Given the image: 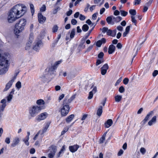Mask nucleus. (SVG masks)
<instances>
[{
	"label": "nucleus",
	"instance_id": "f257e3e1",
	"mask_svg": "<svg viewBox=\"0 0 158 158\" xmlns=\"http://www.w3.org/2000/svg\"><path fill=\"white\" fill-rule=\"evenodd\" d=\"M26 7L22 4H18L14 6L9 11L7 17L9 23H13L22 17L26 12Z\"/></svg>",
	"mask_w": 158,
	"mask_h": 158
},
{
	"label": "nucleus",
	"instance_id": "f03ea898",
	"mask_svg": "<svg viewBox=\"0 0 158 158\" xmlns=\"http://www.w3.org/2000/svg\"><path fill=\"white\" fill-rule=\"evenodd\" d=\"M11 61L10 55L0 50V75L4 74L8 71Z\"/></svg>",
	"mask_w": 158,
	"mask_h": 158
},
{
	"label": "nucleus",
	"instance_id": "7ed1b4c3",
	"mask_svg": "<svg viewBox=\"0 0 158 158\" xmlns=\"http://www.w3.org/2000/svg\"><path fill=\"white\" fill-rule=\"evenodd\" d=\"M26 22V19H21L16 23L14 29V33L16 35L19 36L20 33L24 30Z\"/></svg>",
	"mask_w": 158,
	"mask_h": 158
},
{
	"label": "nucleus",
	"instance_id": "20e7f679",
	"mask_svg": "<svg viewBox=\"0 0 158 158\" xmlns=\"http://www.w3.org/2000/svg\"><path fill=\"white\" fill-rule=\"evenodd\" d=\"M45 108L44 106H42L37 105L33 106L30 107L29 109V113L31 117L35 116L41 110Z\"/></svg>",
	"mask_w": 158,
	"mask_h": 158
},
{
	"label": "nucleus",
	"instance_id": "39448f33",
	"mask_svg": "<svg viewBox=\"0 0 158 158\" xmlns=\"http://www.w3.org/2000/svg\"><path fill=\"white\" fill-rule=\"evenodd\" d=\"M19 73V72H18L14 74L13 76L12 77L11 80L6 84L5 87L3 90L5 92L7 91L11 87L13 83L16 79L17 76Z\"/></svg>",
	"mask_w": 158,
	"mask_h": 158
},
{
	"label": "nucleus",
	"instance_id": "423d86ee",
	"mask_svg": "<svg viewBox=\"0 0 158 158\" xmlns=\"http://www.w3.org/2000/svg\"><path fill=\"white\" fill-rule=\"evenodd\" d=\"M70 108L68 105L66 104L63 103V106L60 109L61 115L62 116H65L68 114Z\"/></svg>",
	"mask_w": 158,
	"mask_h": 158
},
{
	"label": "nucleus",
	"instance_id": "0eeeda50",
	"mask_svg": "<svg viewBox=\"0 0 158 158\" xmlns=\"http://www.w3.org/2000/svg\"><path fill=\"white\" fill-rule=\"evenodd\" d=\"M2 104L0 105V117L1 118L3 114V112L6 106V101L5 99H3L0 102Z\"/></svg>",
	"mask_w": 158,
	"mask_h": 158
},
{
	"label": "nucleus",
	"instance_id": "6e6552de",
	"mask_svg": "<svg viewBox=\"0 0 158 158\" xmlns=\"http://www.w3.org/2000/svg\"><path fill=\"white\" fill-rule=\"evenodd\" d=\"M43 44L41 40L36 41L35 43L33 49L35 51H38L40 48L42 47Z\"/></svg>",
	"mask_w": 158,
	"mask_h": 158
},
{
	"label": "nucleus",
	"instance_id": "1a4fd4ad",
	"mask_svg": "<svg viewBox=\"0 0 158 158\" xmlns=\"http://www.w3.org/2000/svg\"><path fill=\"white\" fill-rule=\"evenodd\" d=\"M33 40V35H30L29 40L27 43L25 47V49L26 50H29L30 49Z\"/></svg>",
	"mask_w": 158,
	"mask_h": 158
},
{
	"label": "nucleus",
	"instance_id": "9d476101",
	"mask_svg": "<svg viewBox=\"0 0 158 158\" xmlns=\"http://www.w3.org/2000/svg\"><path fill=\"white\" fill-rule=\"evenodd\" d=\"M38 18L39 22L41 24L44 23L46 19V17L44 16L40 13L38 14Z\"/></svg>",
	"mask_w": 158,
	"mask_h": 158
},
{
	"label": "nucleus",
	"instance_id": "9b49d317",
	"mask_svg": "<svg viewBox=\"0 0 158 158\" xmlns=\"http://www.w3.org/2000/svg\"><path fill=\"white\" fill-rule=\"evenodd\" d=\"M48 115V114L46 112L42 113L37 116L36 119L38 121H40L45 119Z\"/></svg>",
	"mask_w": 158,
	"mask_h": 158
},
{
	"label": "nucleus",
	"instance_id": "f8f14e48",
	"mask_svg": "<svg viewBox=\"0 0 158 158\" xmlns=\"http://www.w3.org/2000/svg\"><path fill=\"white\" fill-rule=\"evenodd\" d=\"M15 90V89H12L9 94L6 97V98L7 99L8 102H10L13 98Z\"/></svg>",
	"mask_w": 158,
	"mask_h": 158
},
{
	"label": "nucleus",
	"instance_id": "ddd939ff",
	"mask_svg": "<svg viewBox=\"0 0 158 158\" xmlns=\"http://www.w3.org/2000/svg\"><path fill=\"white\" fill-rule=\"evenodd\" d=\"M56 150V146L53 147L51 152L48 154V157L49 158H53Z\"/></svg>",
	"mask_w": 158,
	"mask_h": 158
},
{
	"label": "nucleus",
	"instance_id": "4468645a",
	"mask_svg": "<svg viewBox=\"0 0 158 158\" xmlns=\"http://www.w3.org/2000/svg\"><path fill=\"white\" fill-rule=\"evenodd\" d=\"M109 68L107 64H104L101 68V73L102 75H105L107 71Z\"/></svg>",
	"mask_w": 158,
	"mask_h": 158
},
{
	"label": "nucleus",
	"instance_id": "2eb2a0df",
	"mask_svg": "<svg viewBox=\"0 0 158 158\" xmlns=\"http://www.w3.org/2000/svg\"><path fill=\"white\" fill-rule=\"evenodd\" d=\"M20 142V139L17 137H15L13 141V142L11 144V146L12 147H15L18 145Z\"/></svg>",
	"mask_w": 158,
	"mask_h": 158
},
{
	"label": "nucleus",
	"instance_id": "dca6fc26",
	"mask_svg": "<svg viewBox=\"0 0 158 158\" xmlns=\"http://www.w3.org/2000/svg\"><path fill=\"white\" fill-rule=\"evenodd\" d=\"M79 148V146L77 144H76L69 146V149L71 152H74L77 151Z\"/></svg>",
	"mask_w": 158,
	"mask_h": 158
},
{
	"label": "nucleus",
	"instance_id": "f3484780",
	"mask_svg": "<svg viewBox=\"0 0 158 158\" xmlns=\"http://www.w3.org/2000/svg\"><path fill=\"white\" fill-rule=\"evenodd\" d=\"M75 96H72L69 99H67V98L66 97L64 100L63 102L65 104H66L68 105L75 98Z\"/></svg>",
	"mask_w": 158,
	"mask_h": 158
},
{
	"label": "nucleus",
	"instance_id": "a211bd4d",
	"mask_svg": "<svg viewBox=\"0 0 158 158\" xmlns=\"http://www.w3.org/2000/svg\"><path fill=\"white\" fill-rule=\"evenodd\" d=\"M116 34V30H111L110 29H109L107 31V35L111 36L114 37L115 36Z\"/></svg>",
	"mask_w": 158,
	"mask_h": 158
},
{
	"label": "nucleus",
	"instance_id": "6ab92c4d",
	"mask_svg": "<svg viewBox=\"0 0 158 158\" xmlns=\"http://www.w3.org/2000/svg\"><path fill=\"white\" fill-rule=\"evenodd\" d=\"M156 122V116H153L148 123V125L151 126L153 124L155 123Z\"/></svg>",
	"mask_w": 158,
	"mask_h": 158
},
{
	"label": "nucleus",
	"instance_id": "aec40b11",
	"mask_svg": "<svg viewBox=\"0 0 158 158\" xmlns=\"http://www.w3.org/2000/svg\"><path fill=\"white\" fill-rule=\"evenodd\" d=\"M106 21L109 24L114 25V22L113 21V16L108 17L106 19Z\"/></svg>",
	"mask_w": 158,
	"mask_h": 158
},
{
	"label": "nucleus",
	"instance_id": "412c9836",
	"mask_svg": "<svg viewBox=\"0 0 158 158\" xmlns=\"http://www.w3.org/2000/svg\"><path fill=\"white\" fill-rule=\"evenodd\" d=\"M115 49V47L113 45H110L108 48V53L109 54H111L113 53Z\"/></svg>",
	"mask_w": 158,
	"mask_h": 158
},
{
	"label": "nucleus",
	"instance_id": "4be33fe9",
	"mask_svg": "<svg viewBox=\"0 0 158 158\" xmlns=\"http://www.w3.org/2000/svg\"><path fill=\"white\" fill-rule=\"evenodd\" d=\"M61 62L62 61L61 60H59L56 62L54 65L52 66L50 68V70H53L56 69L57 68L58 65L60 64L61 63Z\"/></svg>",
	"mask_w": 158,
	"mask_h": 158
},
{
	"label": "nucleus",
	"instance_id": "5701e85b",
	"mask_svg": "<svg viewBox=\"0 0 158 158\" xmlns=\"http://www.w3.org/2000/svg\"><path fill=\"white\" fill-rule=\"evenodd\" d=\"M113 124V121L111 119H108L104 124L106 128H109Z\"/></svg>",
	"mask_w": 158,
	"mask_h": 158
},
{
	"label": "nucleus",
	"instance_id": "b1692460",
	"mask_svg": "<svg viewBox=\"0 0 158 158\" xmlns=\"http://www.w3.org/2000/svg\"><path fill=\"white\" fill-rule=\"evenodd\" d=\"M65 145H63L60 151L57 154V157H59L61 156L63 153H64V151H65Z\"/></svg>",
	"mask_w": 158,
	"mask_h": 158
},
{
	"label": "nucleus",
	"instance_id": "393cba45",
	"mask_svg": "<svg viewBox=\"0 0 158 158\" xmlns=\"http://www.w3.org/2000/svg\"><path fill=\"white\" fill-rule=\"evenodd\" d=\"M153 114L152 111H151L149 113L146 117H145V118L144 119L143 121H144L145 122L147 121L149 119V118L151 117L152 116V114Z\"/></svg>",
	"mask_w": 158,
	"mask_h": 158
},
{
	"label": "nucleus",
	"instance_id": "a878e982",
	"mask_svg": "<svg viewBox=\"0 0 158 158\" xmlns=\"http://www.w3.org/2000/svg\"><path fill=\"white\" fill-rule=\"evenodd\" d=\"M36 103L38 105L41 106V105H44L45 102L44 100L42 99L38 100L36 102Z\"/></svg>",
	"mask_w": 158,
	"mask_h": 158
},
{
	"label": "nucleus",
	"instance_id": "bb28decb",
	"mask_svg": "<svg viewBox=\"0 0 158 158\" xmlns=\"http://www.w3.org/2000/svg\"><path fill=\"white\" fill-rule=\"evenodd\" d=\"M74 115L73 114H72L70 115L66 119V121L67 123H69L70 122L72 119L74 118Z\"/></svg>",
	"mask_w": 158,
	"mask_h": 158
},
{
	"label": "nucleus",
	"instance_id": "cd10ccee",
	"mask_svg": "<svg viewBox=\"0 0 158 158\" xmlns=\"http://www.w3.org/2000/svg\"><path fill=\"white\" fill-rule=\"evenodd\" d=\"M113 21L114 23H117L120 21L122 19V18L120 16L114 17L113 16Z\"/></svg>",
	"mask_w": 158,
	"mask_h": 158
},
{
	"label": "nucleus",
	"instance_id": "c85d7f7f",
	"mask_svg": "<svg viewBox=\"0 0 158 158\" xmlns=\"http://www.w3.org/2000/svg\"><path fill=\"white\" fill-rule=\"evenodd\" d=\"M102 106H100L97 110V114L99 116H100L102 114Z\"/></svg>",
	"mask_w": 158,
	"mask_h": 158
},
{
	"label": "nucleus",
	"instance_id": "c756f323",
	"mask_svg": "<svg viewBox=\"0 0 158 158\" xmlns=\"http://www.w3.org/2000/svg\"><path fill=\"white\" fill-rule=\"evenodd\" d=\"M102 0H94V3L96 4H98L99 6H101L104 2V0H103L101 2H100Z\"/></svg>",
	"mask_w": 158,
	"mask_h": 158
},
{
	"label": "nucleus",
	"instance_id": "7c9ffc66",
	"mask_svg": "<svg viewBox=\"0 0 158 158\" xmlns=\"http://www.w3.org/2000/svg\"><path fill=\"white\" fill-rule=\"evenodd\" d=\"M115 101L118 102H119L122 99V96L121 95H117L115 97Z\"/></svg>",
	"mask_w": 158,
	"mask_h": 158
},
{
	"label": "nucleus",
	"instance_id": "2f4dec72",
	"mask_svg": "<svg viewBox=\"0 0 158 158\" xmlns=\"http://www.w3.org/2000/svg\"><path fill=\"white\" fill-rule=\"evenodd\" d=\"M89 26L86 24H84L82 27V29L83 31H87L89 29Z\"/></svg>",
	"mask_w": 158,
	"mask_h": 158
},
{
	"label": "nucleus",
	"instance_id": "473e14b6",
	"mask_svg": "<svg viewBox=\"0 0 158 158\" xmlns=\"http://www.w3.org/2000/svg\"><path fill=\"white\" fill-rule=\"evenodd\" d=\"M76 29L75 28L73 29L71 31L70 35V37L71 39H73L75 35Z\"/></svg>",
	"mask_w": 158,
	"mask_h": 158
},
{
	"label": "nucleus",
	"instance_id": "72a5a7b5",
	"mask_svg": "<svg viewBox=\"0 0 158 158\" xmlns=\"http://www.w3.org/2000/svg\"><path fill=\"white\" fill-rule=\"evenodd\" d=\"M30 8L31 9L32 15H33L35 12L34 7L32 4H30Z\"/></svg>",
	"mask_w": 158,
	"mask_h": 158
},
{
	"label": "nucleus",
	"instance_id": "f704fd0d",
	"mask_svg": "<svg viewBox=\"0 0 158 158\" xmlns=\"http://www.w3.org/2000/svg\"><path fill=\"white\" fill-rule=\"evenodd\" d=\"M15 87L16 88L19 90L21 88L22 85L21 82L20 81H18L15 84Z\"/></svg>",
	"mask_w": 158,
	"mask_h": 158
},
{
	"label": "nucleus",
	"instance_id": "c9c22d12",
	"mask_svg": "<svg viewBox=\"0 0 158 158\" xmlns=\"http://www.w3.org/2000/svg\"><path fill=\"white\" fill-rule=\"evenodd\" d=\"M107 133V132H106L105 133H104L102 137L100 139V143H103V141L105 140V137Z\"/></svg>",
	"mask_w": 158,
	"mask_h": 158
},
{
	"label": "nucleus",
	"instance_id": "e433bc0d",
	"mask_svg": "<svg viewBox=\"0 0 158 158\" xmlns=\"http://www.w3.org/2000/svg\"><path fill=\"white\" fill-rule=\"evenodd\" d=\"M129 12L130 14L132 15L131 16H133L135 15L136 13V10L134 9L130 10L129 11Z\"/></svg>",
	"mask_w": 158,
	"mask_h": 158
},
{
	"label": "nucleus",
	"instance_id": "4c0bfd02",
	"mask_svg": "<svg viewBox=\"0 0 158 158\" xmlns=\"http://www.w3.org/2000/svg\"><path fill=\"white\" fill-rule=\"evenodd\" d=\"M29 139V138L26 137L23 140V141L24 142L25 144L27 146H28L29 145V142H28Z\"/></svg>",
	"mask_w": 158,
	"mask_h": 158
},
{
	"label": "nucleus",
	"instance_id": "58836bf2",
	"mask_svg": "<svg viewBox=\"0 0 158 158\" xmlns=\"http://www.w3.org/2000/svg\"><path fill=\"white\" fill-rule=\"evenodd\" d=\"M103 62L104 60L103 59H98L97 60L96 65L97 66H98L100 64L103 63Z\"/></svg>",
	"mask_w": 158,
	"mask_h": 158
},
{
	"label": "nucleus",
	"instance_id": "ea45409f",
	"mask_svg": "<svg viewBox=\"0 0 158 158\" xmlns=\"http://www.w3.org/2000/svg\"><path fill=\"white\" fill-rule=\"evenodd\" d=\"M58 27L57 25H55L52 28V31L53 32H56L58 30Z\"/></svg>",
	"mask_w": 158,
	"mask_h": 158
},
{
	"label": "nucleus",
	"instance_id": "a19ab883",
	"mask_svg": "<svg viewBox=\"0 0 158 158\" xmlns=\"http://www.w3.org/2000/svg\"><path fill=\"white\" fill-rule=\"evenodd\" d=\"M120 12L121 15L123 16H126L128 14V12H127L123 10H121Z\"/></svg>",
	"mask_w": 158,
	"mask_h": 158
},
{
	"label": "nucleus",
	"instance_id": "79ce46f5",
	"mask_svg": "<svg viewBox=\"0 0 158 158\" xmlns=\"http://www.w3.org/2000/svg\"><path fill=\"white\" fill-rule=\"evenodd\" d=\"M131 20L132 23H134L135 25H136L137 23V21L135 19V17L133 16H131Z\"/></svg>",
	"mask_w": 158,
	"mask_h": 158
},
{
	"label": "nucleus",
	"instance_id": "37998d69",
	"mask_svg": "<svg viewBox=\"0 0 158 158\" xmlns=\"http://www.w3.org/2000/svg\"><path fill=\"white\" fill-rule=\"evenodd\" d=\"M86 23L88 24L89 25H91V26H92L94 25V27L95 26V25H94V23H92V22L89 19L86 20Z\"/></svg>",
	"mask_w": 158,
	"mask_h": 158
},
{
	"label": "nucleus",
	"instance_id": "c03bdc74",
	"mask_svg": "<svg viewBox=\"0 0 158 158\" xmlns=\"http://www.w3.org/2000/svg\"><path fill=\"white\" fill-rule=\"evenodd\" d=\"M69 126H67L65 128H64V130L61 132V135H63L66 132L69 130Z\"/></svg>",
	"mask_w": 158,
	"mask_h": 158
},
{
	"label": "nucleus",
	"instance_id": "a18cd8bd",
	"mask_svg": "<svg viewBox=\"0 0 158 158\" xmlns=\"http://www.w3.org/2000/svg\"><path fill=\"white\" fill-rule=\"evenodd\" d=\"M125 91V89L123 86H120L119 88V91L120 93H123Z\"/></svg>",
	"mask_w": 158,
	"mask_h": 158
},
{
	"label": "nucleus",
	"instance_id": "49530a36",
	"mask_svg": "<svg viewBox=\"0 0 158 158\" xmlns=\"http://www.w3.org/2000/svg\"><path fill=\"white\" fill-rule=\"evenodd\" d=\"M146 150L144 148H141L140 149V152L143 154L144 155L146 152Z\"/></svg>",
	"mask_w": 158,
	"mask_h": 158
},
{
	"label": "nucleus",
	"instance_id": "de8ad7c7",
	"mask_svg": "<svg viewBox=\"0 0 158 158\" xmlns=\"http://www.w3.org/2000/svg\"><path fill=\"white\" fill-rule=\"evenodd\" d=\"M108 30L109 29L107 27H104L102 29V32L103 33H105V32H106V33H107Z\"/></svg>",
	"mask_w": 158,
	"mask_h": 158
},
{
	"label": "nucleus",
	"instance_id": "09e8293b",
	"mask_svg": "<svg viewBox=\"0 0 158 158\" xmlns=\"http://www.w3.org/2000/svg\"><path fill=\"white\" fill-rule=\"evenodd\" d=\"M46 6L45 5H43L40 9V11L44 12L46 10Z\"/></svg>",
	"mask_w": 158,
	"mask_h": 158
},
{
	"label": "nucleus",
	"instance_id": "8fccbe9b",
	"mask_svg": "<svg viewBox=\"0 0 158 158\" xmlns=\"http://www.w3.org/2000/svg\"><path fill=\"white\" fill-rule=\"evenodd\" d=\"M64 94H62L59 96L58 98V101L60 102L62 99L64 98Z\"/></svg>",
	"mask_w": 158,
	"mask_h": 158
},
{
	"label": "nucleus",
	"instance_id": "3c124183",
	"mask_svg": "<svg viewBox=\"0 0 158 158\" xmlns=\"http://www.w3.org/2000/svg\"><path fill=\"white\" fill-rule=\"evenodd\" d=\"M98 15V13H95L93 14L92 16V19L94 20L96 19L97 17V15Z\"/></svg>",
	"mask_w": 158,
	"mask_h": 158
},
{
	"label": "nucleus",
	"instance_id": "603ef678",
	"mask_svg": "<svg viewBox=\"0 0 158 158\" xmlns=\"http://www.w3.org/2000/svg\"><path fill=\"white\" fill-rule=\"evenodd\" d=\"M93 87V88L92 89V90L90 91V92H91L93 94H94L96 93V92H97V87L96 86H92V87Z\"/></svg>",
	"mask_w": 158,
	"mask_h": 158
},
{
	"label": "nucleus",
	"instance_id": "864d4df0",
	"mask_svg": "<svg viewBox=\"0 0 158 158\" xmlns=\"http://www.w3.org/2000/svg\"><path fill=\"white\" fill-rule=\"evenodd\" d=\"M93 94L91 92H90L89 94V95L88 97V98L89 99H90L92 98L93 96Z\"/></svg>",
	"mask_w": 158,
	"mask_h": 158
},
{
	"label": "nucleus",
	"instance_id": "5fc2aeb1",
	"mask_svg": "<svg viewBox=\"0 0 158 158\" xmlns=\"http://www.w3.org/2000/svg\"><path fill=\"white\" fill-rule=\"evenodd\" d=\"M129 79L128 78H125L123 80V82L125 85H127Z\"/></svg>",
	"mask_w": 158,
	"mask_h": 158
},
{
	"label": "nucleus",
	"instance_id": "6e6d98bb",
	"mask_svg": "<svg viewBox=\"0 0 158 158\" xmlns=\"http://www.w3.org/2000/svg\"><path fill=\"white\" fill-rule=\"evenodd\" d=\"M104 56V53L102 52H100L98 55V58L101 59H102Z\"/></svg>",
	"mask_w": 158,
	"mask_h": 158
},
{
	"label": "nucleus",
	"instance_id": "4d7b16f0",
	"mask_svg": "<svg viewBox=\"0 0 158 158\" xmlns=\"http://www.w3.org/2000/svg\"><path fill=\"white\" fill-rule=\"evenodd\" d=\"M79 19L81 20H84L85 19V17L84 15L81 14L80 15Z\"/></svg>",
	"mask_w": 158,
	"mask_h": 158
},
{
	"label": "nucleus",
	"instance_id": "13d9d810",
	"mask_svg": "<svg viewBox=\"0 0 158 158\" xmlns=\"http://www.w3.org/2000/svg\"><path fill=\"white\" fill-rule=\"evenodd\" d=\"M49 124H46L45 127L43 129V132H44L46 131L49 127Z\"/></svg>",
	"mask_w": 158,
	"mask_h": 158
},
{
	"label": "nucleus",
	"instance_id": "bf43d9fd",
	"mask_svg": "<svg viewBox=\"0 0 158 158\" xmlns=\"http://www.w3.org/2000/svg\"><path fill=\"white\" fill-rule=\"evenodd\" d=\"M71 23L73 25H75L77 24V20L75 19H72L71 20Z\"/></svg>",
	"mask_w": 158,
	"mask_h": 158
},
{
	"label": "nucleus",
	"instance_id": "052dcab7",
	"mask_svg": "<svg viewBox=\"0 0 158 158\" xmlns=\"http://www.w3.org/2000/svg\"><path fill=\"white\" fill-rule=\"evenodd\" d=\"M102 42L100 40L98 41L96 44V45L98 47H100L102 44Z\"/></svg>",
	"mask_w": 158,
	"mask_h": 158
},
{
	"label": "nucleus",
	"instance_id": "680f3d73",
	"mask_svg": "<svg viewBox=\"0 0 158 158\" xmlns=\"http://www.w3.org/2000/svg\"><path fill=\"white\" fill-rule=\"evenodd\" d=\"M5 142L7 144H9L10 143V139L9 137H6L5 139Z\"/></svg>",
	"mask_w": 158,
	"mask_h": 158
},
{
	"label": "nucleus",
	"instance_id": "e2e57ef3",
	"mask_svg": "<svg viewBox=\"0 0 158 158\" xmlns=\"http://www.w3.org/2000/svg\"><path fill=\"white\" fill-rule=\"evenodd\" d=\"M158 74V71L155 70L152 73V75L154 77H156Z\"/></svg>",
	"mask_w": 158,
	"mask_h": 158
},
{
	"label": "nucleus",
	"instance_id": "0e129e2a",
	"mask_svg": "<svg viewBox=\"0 0 158 158\" xmlns=\"http://www.w3.org/2000/svg\"><path fill=\"white\" fill-rule=\"evenodd\" d=\"M123 153V151L122 149H120L118 152V156H121Z\"/></svg>",
	"mask_w": 158,
	"mask_h": 158
},
{
	"label": "nucleus",
	"instance_id": "69168bd1",
	"mask_svg": "<svg viewBox=\"0 0 158 158\" xmlns=\"http://www.w3.org/2000/svg\"><path fill=\"white\" fill-rule=\"evenodd\" d=\"M120 14V12L119 11L117 10H115L114 13V14L115 15L117 16L119 15Z\"/></svg>",
	"mask_w": 158,
	"mask_h": 158
},
{
	"label": "nucleus",
	"instance_id": "338daca9",
	"mask_svg": "<svg viewBox=\"0 0 158 158\" xmlns=\"http://www.w3.org/2000/svg\"><path fill=\"white\" fill-rule=\"evenodd\" d=\"M141 0H135L134 1V5H138L140 3Z\"/></svg>",
	"mask_w": 158,
	"mask_h": 158
},
{
	"label": "nucleus",
	"instance_id": "774afa93",
	"mask_svg": "<svg viewBox=\"0 0 158 158\" xmlns=\"http://www.w3.org/2000/svg\"><path fill=\"white\" fill-rule=\"evenodd\" d=\"M105 9L104 8H102L100 10V14L102 15L105 11Z\"/></svg>",
	"mask_w": 158,
	"mask_h": 158
}]
</instances>
